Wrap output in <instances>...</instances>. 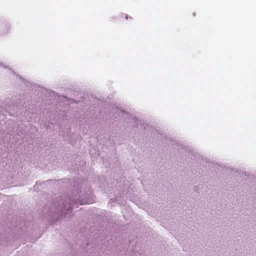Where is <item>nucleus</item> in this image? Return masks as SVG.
Segmentation results:
<instances>
[{
    "instance_id": "1",
    "label": "nucleus",
    "mask_w": 256,
    "mask_h": 256,
    "mask_svg": "<svg viewBox=\"0 0 256 256\" xmlns=\"http://www.w3.org/2000/svg\"><path fill=\"white\" fill-rule=\"evenodd\" d=\"M120 17H122V18L124 17V18L126 19V20L128 18V15H127V14H122L120 16Z\"/></svg>"
}]
</instances>
